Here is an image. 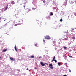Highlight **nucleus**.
<instances>
[{
    "instance_id": "obj_41",
    "label": "nucleus",
    "mask_w": 76,
    "mask_h": 76,
    "mask_svg": "<svg viewBox=\"0 0 76 76\" xmlns=\"http://www.w3.org/2000/svg\"><path fill=\"white\" fill-rule=\"evenodd\" d=\"M40 26V27H41V26Z\"/></svg>"
},
{
    "instance_id": "obj_6",
    "label": "nucleus",
    "mask_w": 76,
    "mask_h": 76,
    "mask_svg": "<svg viewBox=\"0 0 76 76\" xmlns=\"http://www.w3.org/2000/svg\"><path fill=\"white\" fill-rule=\"evenodd\" d=\"M41 64L42 66H45V64L43 63V62H41Z\"/></svg>"
},
{
    "instance_id": "obj_27",
    "label": "nucleus",
    "mask_w": 76,
    "mask_h": 76,
    "mask_svg": "<svg viewBox=\"0 0 76 76\" xmlns=\"http://www.w3.org/2000/svg\"><path fill=\"white\" fill-rule=\"evenodd\" d=\"M64 64H65V65H67V63H65Z\"/></svg>"
},
{
    "instance_id": "obj_13",
    "label": "nucleus",
    "mask_w": 76,
    "mask_h": 76,
    "mask_svg": "<svg viewBox=\"0 0 76 76\" xmlns=\"http://www.w3.org/2000/svg\"><path fill=\"white\" fill-rule=\"evenodd\" d=\"M37 9L36 8H32V9L33 10H35V9Z\"/></svg>"
},
{
    "instance_id": "obj_8",
    "label": "nucleus",
    "mask_w": 76,
    "mask_h": 76,
    "mask_svg": "<svg viewBox=\"0 0 76 76\" xmlns=\"http://www.w3.org/2000/svg\"><path fill=\"white\" fill-rule=\"evenodd\" d=\"M11 4H15V2L14 1H12L11 3Z\"/></svg>"
},
{
    "instance_id": "obj_12",
    "label": "nucleus",
    "mask_w": 76,
    "mask_h": 76,
    "mask_svg": "<svg viewBox=\"0 0 76 76\" xmlns=\"http://www.w3.org/2000/svg\"><path fill=\"white\" fill-rule=\"evenodd\" d=\"M47 18L48 19H50V17L48 16V17H47Z\"/></svg>"
},
{
    "instance_id": "obj_37",
    "label": "nucleus",
    "mask_w": 76,
    "mask_h": 76,
    "mask_svg": "<svg viewBox=\"0 0 76 76\" xmlns=\"http://www.w3.org/2000/svg\"><path fill=\"white\" fill-rule=\"evenodd\" d=\"M39 58H41V57H39Z\"/></svg>"
},
{
    "instance_id": "obj_15",
    "label": "nucleus",
    "mask_w": 76,
    "mask_h": 76,
    "mask_svg": "<svg viewBox=\"0 0 76 76\" xmlns=\"http://www.w3.org/2000/svg\"><path fill=\"white\" fill-rule=\"evenodd\" d=\"M61 64V63H60V62H58V66H60Z\"/></svg>"
},
{
    "instance_id": "obj_43",
    "label": "nucleus",
    "mask_w": 76,
    "mask_h": 76,
    "mask_svg": "<svg viewBox=\"0 0 76 76\" xmlns=\"http://www.w3.org/2000/svg\"><path fill=\"white\" fill-rule=\"evenodd\" d=\"M75 2H76V1H75Z\"/></svg>"
},
{
    "instance_id": "obj_39",
    "label": "nucleus",
    "mask_w": 76,
    "mask_h": 76,
    "mask_svg": "<svg viewBox=\"0 0 76 76\" xmlns=\"http://www.w3.org/2000/svg\"><path fill=\"white\" fill-rule=\"evenodd\" d=\"M1 58V57H0V59Z\"/></svg>"
},
{
    "instance_id": "obj_10",
    "label": "nucleus",
    "mask_w": 76,
    "mask_h": 76,
    "mask_svg": "<svg viewBox=\"0 0 76 76\" xmlns=\"http://www.w3.org/2000/svg\"><path fill=\"white\" fill-rule=\"evenodd\" d=\"M29 12V10H28V9H27V10H26V13H28V12Z\"/></svg>"
},
{
    "instance_id": "obj_5",
    "label": "nucleus",
    "mask_w": 76,
    "mask_h": 76,
    "mask_svg": "<svg viewBox=\"0 0 76 76\" xmlns=\"http://www.w3.org/2000/svg\"><path fill=\"white\" fill-rule=\"evenodd\" d=\"M10 59L11 60H12V61H15V59H14L12 57H10Z\"/></svg>"
},
{
    "instance_id": "obj_7",
    "label": "nucleus",
    "mask_w": 76,
    "mask_h": 76,
    "mask_svg": "<svg viewBox=\"0 0 76 76\" xmlns=\"http://www.w3.org/2000/svg\"><path fill=\"white\" fill-rule=\"evenodd\" d=\"M15 49L16 51H18V50H17V49L16 48V45H15Z\"/></svg>"
},
{
    "instance_id": "obj_34",
    "label": "nucleus",
    "mask_w": 76,
    "mask_h": 76,
    "mask_svg": "<svg viewBox=\"0 0 76 76\" xmlns=\"http://www.w3.org/2000/svg\"><path fill=\"white\" fill-rule=\"evenodd\" d=\"M27 70H29V69L27 68Z\"/></svg>"
},
{
    "instance_id": "obj_4",
    "label": "nucleus",
    "mask_w": 76,
    "mask_h": 76,
    "mask_svg": "<svg viewBox=\"0 0 76 76\" xmlns=\"http://www.w3.org/2000/svg\"><path fill=\"white\" fill-rule=\"evenodd\" d=\"M53 65L52 64H50L49 67L51 69H53Z\"/></svg>"
},
{
    "instance_id": "obj_22",
    "label": "nucleus",
    "mask_w": 76,
    "mask_h": 76,
    "mask_svg": "<svg viewBox=\"0 0 76 76\" xmlns=\"http://www.w3.org/2000/svg\"><path fill=\"white\" fill-rule=\"evenodd\" d=\"M54 61H55L56 63H57V61H56V60H54Z\"/></svg>"
},
{
    "instance_id": "obj_28",
    "label": "nucleus",
    "mask_w": 76,
    "mask_h": 76,
    "mask_svg": "<svg viewBox=\"0 0 76 76\" xmlns=\"http://www.w3.org/2000/svg\"><path fill=\"white\" fill-rule=\"evenodd\" d=\"M74 29H75L73 28L72 29L71 31H73V30H74Z\"/></svg>"
},
{
    "instance_id": "obj_3",
    "label": "nucleus",
    "mask_w": 76,
    "mask_h": 76,
    "mask_svg": "<svg viewBox=\"0 0 76 76\" xmlns=\"http://www.w3.org/2000/svg\"><path fill=\"white\" fill-rule=\"evenodd\" d=\"M20 23H19L18 24H16L15 25V26H17V25H21L22 23V22H21V21H19V22H20Z\"/></svg>"
},
{
    "instance_id": "obj_2",
    "label": "nucleus",
    "mask_w": 76,
    "mask_h": 76,
    "mask_svg": "<svg viewBox=\"0 0 76 76\" xmlns=\"http://www.w3.org/2000/svg\"><path fill=\"white\" fill-rule=\"evenodd\" d=\"M45 37L46 39H50V37L49 36H46Z\"/></svg>"
},
{
    "instance_id": "obj_33",
    "label": "nucleus",
    "mask_w": 76,
    "mask_h": 76,
    "mask_svg": "<svg viewBox=\"0 0 76 76\" xmlns=\"http://www.w3.org/2000/svg\"><path fill=\"white\" fill-rule=\"evenodd\" d=\"M43 41L44 42H45V40H44V39H43Z\"/></svg>"
},
{
    "instance_id": "obj_30",
    "label": "nucleus",
    "mask_w": 76,
    "mask_h": 76,
    "mask_svg": "<svg viewBox=\"0 0 76 76\" xmlns=\"http://www.w3.org/2000/svg\"><path fill=\"white\" fill-rule=\"evenodd\" d=\"M74 15H75V16H76V13H75L74 14Z\"/></svg>"
},
{
    "instance_id": "obj_25",
    "label": "nucleus",
    "mask_w": 76,
    "mask_h": 76,
    "mask_svg": "<svg viewBox=\"0 0 76 76\" xmlns=\"http://www.w3.org/2000/svg\"><path fill=\"white\" fill-rule=\"evenodd\" d=\"M37 44H36L35 45V46L36 47H37Z\"/></svg>"
},
{
    "instance_id": "obj_31",
    "label": "nucleus",
    "mask_w": 76,
    "mask_h": 76,
    "mask_svg": "<svg viewBox=\"0 0 76 76\" xmlns=\"http://www.w3.org/2000/svg\"><path fill=\"white\" fill-rule=\"evenodd\" d=\"M67 76V75H64L63 76Z\"/></svg>"
},
{
    "instance_id": "obj_11",
    "label": "nucleus",
    "mask_w": 76,
    "mask_h": 76,
    "mask_svg": "<svg viewBox=\"0 0 76 76\" xmlns=\"http://www.w3.org/2000/svg\"><path fill=\"white\" fill-rule=\"evenodd\" d=\"M30 58H34V56H30Z\"/></svg>"
},
{
    "instance_id": "obj_20",
    "label": "nucleus",
    "mask_w": 76,
    "mask_h": 76,
    "mask_svg": "<svg viewBox=\"0 0 76 76\" xmlns=\"http://www.w3.org/2000/svg\"><path fill=\"white\" fill-rule=\"evenodd\" d=\"M7 26V24H6L4 25V26L5 27Z\"/></svg>"
},
{
    "instance_id": "obj_14",
    "label": "nucleus",
    "mask_w": 76,
    "mask_h": 76,
    "mask_svg": "<svg viewBox=\"0 0 76 76\" xmlns=\"http://www.w3.org/2000/svg\"><path fill=\"white\" fill-rule=\"evenodd\" d=\"M72 39H75V37H72Z\"/></svg>"
},
{
    "instance_id": "obj_42",
    "label": "nucleus",
    "mask_w": 76,
    "mask_h": 76,
    "mask_svg": "<svg viewBox=\"0 0 76 76\" xmlns=\"http://www.w3.org/2000/svg\"><path fill=\"white\" fill-rule=\"evenodd\" d=\"M5 20H4V21H5Z\"/></svg>"
},
{
    "instance_id": "obj_19",
    "label": "nucleus",
    "mask_w": 76,
    "mask_h": 76,
    "mask_svg": "<svg viewBox=\"0 0 76 76\" xmlns=\"http://www.w3.org/2000/svg\"><path fill=\"white\" fill-rule=\"evenodd\" d=\"M60 22H62L63 21V20L62 19H61L60 20Z\"/></svg>"
},
{
    "instance_id": "obj_1",
    "label": "nucleus",
    "mask_w": 76,
    "mask_h": 76,
    "mask_svg": "<svg viewBox=\"0 0 76 76\" xmlns=\"http://www.w3.org/2000/svg\"><path fill=\"white\" fill-rule=\"evenodd\" d=\"M67 0H65L64 1V5L66 6L67 5Z\"/></svg>"
},
{
    "instance_id": "obj_23",
    "label": "nucleus",
    "mask_w": 76,
    "mask_h": 76,
    "mask_svg": "<svg viewBox=\"0 0 76 76\" xmlns=\"http://www.w3.org/2000/svg\"><path fill=\"white\" fill-rule=\"evenodd\" d=\"M68 70L69 72H70V73L71 72V70H70V69H69Z\"/></svg>"
},
{
    "instance_id": "obj_21",
    "label": "nucleus",
    "mask_w": 76,
    "mask_h": 76,
    "mask_svg": "<svg viewBox=\"0 0 76 76\" xmlns=\"http://www.w3.org/2000/svg\"><path fill=\"white\" fill-rule=\"evenodd\" d=\"M64 48L65 49H66L67 48L66 47H64Z\"/></svg>"
},
{
    "instance_id": "obj_18",
    "label": "nucleus",
    "mask_w": 76,
    "mask_h": 76,
    "mask_svg": "<svg viewBox=\"0 0 76 76\" xmlns=\"http://www.w3.org/2000/svg\"><path fill=\"white\" fill-rule=\"evenodd\" d=\"M55 58H56V57H55V56H54L53 58V60H54Z\"/></svg>"
},
{
    "instance_id": "obj_9",
    "label": "nucleus",
    "mask_w": 76,
    "mask_h": 76,
    "mask_svg": "<svg viewBox=\"0 0 76 76\" xmlns=\"http://www.w3.org/2000/svg\"><path fill=\"white\" fill-rule=\"evenodd\" d=\"M7 51V49H4L3 50L2 52H6Z\"/></svg>"
},
{
    "instance_id": "obj_29",
    "label": "nucleus",
    "mask_w": 76,
    "mask_h": 76,
    "mask_svg": "<svg viewBox=\"0 0 76 76\" xmlns=\"http://www.w3.org/2000/svg\"><path fill=\"white\" fill-rule=\"evenodd\" d=\"M53 61H54V59H53V60L52 61V62H53Z\"/></svg>"
},
{
    "instance_id": "obj_36",
    "label": "nucleus",
    "mask_w": 76,
    "mask_h": 76,
    "mask_svg": "<svg viewBox=\"0 0 76 76\" xmlns=\"http://www.w3.org/2000/svg\"><path fill=\"white\" fill-rule=\"evenodd\" d=\"M24 8L25 7V6H24Z\"/></svg>"
},
{
    "instance_id": "obj_16",
    "label": "nucleus",
    "mask_w": 76,
    "mask_h": 76,
    "mask_svg": "<svg viewBox=\"0 0 76 76\" xmlns=\"http://www.w3.org/2000/svg\"><path fill=\"white\" fill-rule=\"evenodd\" d=\"M53 14L52 12H51L50 13V16H53Z\"/></svg>"
},
{
    "instance_id": "obj_24",
    "label": "nucleus",
    "mask_w": 76,
    "mask_h": 76,
    "mask_svg": "<svg viewBox=\"0 0 76 76\" xmlns=\"http://www.w3.org/2000/svg\"><path fill=\"white\" fill-rule=\"evenodd\" d=\"M69 57H70V58H72V56H69Z\"/></svg>"
},
{
    "instance_id": "obj_17",
    "label": "nucleus",
    "mask_w": 76,
    "mask_h": 76,
    "mask_svg": "<svg viewBox=\"0 0 76 76\" xmlns=\"http://www.w3.org/2000/svg\"><path fill=\"white\" fill-rule=\"evenodd\" d=\"M7 6H6V7H5V10H7Z\"/></svg>"
},
{
    "instance_id": "obj_35",
    "label": "nucleus",
    "mask_w": 76,
    "mask_h": 76,
    "mask_svg": "<svg viewBox=\"0 0 76 76\" xmlns=\"http://www.w3.org/2000/svg\"><path fill=\"white\" fill-rule=\"evenodd\" d=\"M34 69H37V68L35 67V68H34Z\"/></svg>"
},
{
    "instance_id": "obj_26",
    "label": "nucleus",
    "mask_w": 76,
    "mask_h": 76,
    "mask_svg": "<svg viewBox=\"0 0 76 76\" xmlns=\"http://www.w3.org/2000/svg\"><path fill=\"white\" fill-rule=\"evenodd\" d=\"M43 3H45V1H43Z\"/></svg>"
},
{
    "instance_id": "obj_38",
    "label": "nucleus",
    "mask_w": 76,
    "mask_h": 76,
    "mask_svg": "<svg viewBox=\"0 0 76 76\" xmlns=\"http://www.w3.org/2000/svg\"><path fill=\"white\" fill-rule=\"evenodd\" d=\"M47 64V65H48V64Z\"/></svg>"
},
{
    "instance_id": "obj_40",
    "label": "nucleus",
    "mask_w": 76,
    "mask_h": 76,
    "mask_svg": "<svg viewBox=\"0 0 76 76\" xmlns=\"http://www.w3.org/2000/svg\"><path fill=\"white\" fill-rule=\"evenodd\" d=\"M17 18H19V17H17Z\"/></svg>"
},
{
    "instance_id": "obj_32",
    "label": "nucleus",
    "mask_w": 76,
    "mask_h": 76,
    "mask_svg": "<svg viewBox=\"0 0 76 76\" xmlns=\"http://www.w3.org/2000/svg\"><path fill=\"white\" fill-rule=\"evenodd\" d=\"M2 19V18L0 17V19Z\"/></svg>"
}]
</instances>
